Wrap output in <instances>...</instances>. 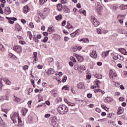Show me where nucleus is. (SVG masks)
I'll return each instance as SVG.
<instances>
[{
  "label": "nucleus",
  "mask_w": 127,
  "mask_h": 127,
  "mask_svg": "<svg viewBox=\"0 0 127 127\" xmlns=\"http://www.w3.org/2000/svg\"><path fill=\"white\" fill-rule=\"evenodd\" d=\"M68 107L65 105H61L58 107V112L61 115H65V113H68Z\"/></svg>",
  "instance_id": "nucleus-1"
},
{
  "label": "nucleus",
  "mask_w": 127,
  "mask_h": 127,
  "mask_svg": "<svg viewBox=\"0 0 127 127\" xmlns=\"http://www.w3.org/2000/svg\"><path fill=\"white\" fill-rule=\"evenodd\" d=\"M90 20L92 24L94 25V26H95L96 27L100 25V22H99V21H98V20L96 19L95 16L91 15L90 16Z\"/></svg>",
  "instance_id": "nucleus-2"
},
{
  "label": "nucleus",
  "mask_w": 127,
  "mask_h": 127,
  "mask_svg": "<svg viewBox=\"0 0 127 127\" xmlns=\"http://www.w3.org/2000/svg\"><path fill=\"white\" fill-rule=\"evenodd\" d=\"M50 124L51 126H52V127H58V123H57V119H56L55 117L52 118Z\"/></svg>",
  "instance_id": "nucleus-3"
},
{
  "label": "nucleus",
  "mask_w": 127,
  "mask_h": 127,
  "mask_svg": "<svg viewBox=\"0 0 127 127\" xmlns=\"http://www.w3.org/2000/svg\"><path fill=\"white\" fill-rule=\"evenodd\" d=\"M13 50L17 52V53H20L22 52V48L20 46H14L13 47Z\"/></svg>",
  "instance_id": "nucleus-4"
},
{
  "label": "nucleus",
  "mask_w": 127,
  "mask_h": 127,
  "mask_svg": "<svg viewBox=\"0 0 127 127\" xmlns=\"http://www.w3.org/2000/svg\"><path fill=\"white\" fill-rule=\"evenodd\" d=\"M3 12L5 14H10V13H11V10H10L9 6H7L4 8Z\"/></svg>",
  "instance_id": "nucleus-5"
},
{
  "label": "nucleus",
  "mask_w": 127,
  "mask_h": 127,
  "mask_svg": "<svg viewBox=\"0 0 127 127\" xmlns=\"http://www.w3.org/2000/svg\"><path fill=\"white\" fill-rule=\"evenodd\" d=\"M6 19L8 20V22L9 23H10L11 24H13V23H14V21L17 20V19H16V18L15 17H6ZM13 20V21H12Z\"/></svg>",
  "instance_id": "nucleus-6"
},
{
  "label": "nucleus",
  "mask_w": 127,
  "mask_h": 127,
  "mask_svg": "<svg viewBox=\"0 0 127 127\" xmlns=\"http://www.w3.org/2000/svg\"><path fill=\"white\" fill-rule=\"evenodd\" d=\"M90 56L91 57H92V58L96 59V58H97V53H96V51H92L91 54H90Z\"/></svg>",
  "instance_id": "nucleus-7"
},
{
  "label": "nucleus",
  "mask_w": 127,
  "mask_h": 127,
  "mask_svg": "<svg viewBox=\"0 0 127 127\" xmlns=\"http://www.w3.org/2000/svg\"><path fill=\"white\" fill-rule=\"evenodd\" d=\"M113 101H114V100L111 97H107L104 100L105 103H106L107 104L109 103H110V102H113Z\"/></svg>",
  "instance_id": "nucleus-8"
},
{
  "label": "nucleus",
  "mask_w": 127,
  "mask_h": 127,
  "mask_svg": "<svg viewBox=\"0 0 127 127\" xmlns=\"http://www.w3.org/2000/svg\"><path fill=\"white\" fill-rule=\"evenodd\" d=\"M78 34H79V29H77L75 32L70 34V36L71 37L73 38V37H75L77 36Z\"/></svg>",
  "instance_id": "nucleus-9"
},
{
  "label": "nucleus",
  "mask_w": 127,
  "mask_h": 127,
  "mask_svg": "<svg viewBox=\"0 0 127 127\" xmlns=\"http://www.w3.org/2000/svg\"><path fill=\"white\" fill-rule=\"evenodd\" d=\"M75 56L76 57L78 62H83V61H84V58L83 57L78 55H76Z\"/></svg>",
  "instance_id": "nucleus-10"
},
{
  "label": "nucleus",
  "mask_w": 127,
  "mask_h": 127,
  "mask_svg": "<svg viewBox=\"0 0 127 127\" xmlns=\"http://www.w3.org/2000/svg\"><path fill=\"white\" fill-rule=\"evenodd\" d=\"M119 51H120V52L122 53V54H124V55H127V51L124 48L119 49Z\"/></svg>",
  "instance_id": "nucleus-11"
},
{
  "label": "nucleus",
  "mask_w": 127,
  "mask_h": 127,
  "mask_svg": "<svg viewBox=\"0 0 127 127\" xmlns=\"http://www.w3.org/2000/svg\"><path fill=\"white\" fill-rule=\"evenodd\" d=\"M110 71V77L112 78V79H115L116 77H117V73L116 72H111Z\"/></svg>",
  "instance_id": "nucleus-12"
},
{
  "label": "nucleus",
  "mask_w": 127,
  "mask_h": 127,
  "mask_svg": "<svg viewBox=\"0 0 127 127\" xmlns=\"http://www.w3.org/2000/svg\"><path fill=\"white\" fill-rule=\"evenodd\" d=\"M48 32L50 34H51L52 32H55V30L53 28V27H50L48 29Z\"/></svg>",
  "instance_id": "nucleus-13"
},
{
  "label": "nucleus",
  "mask_w": 127,
  "mask_h": 127,
  "mask_svg": "<svg viewBox=\"0 0 127 127\" xmlns=\"http://www.w3.org/2000/svg\"><path fill=\"white\" fill-rule=\"evenodd\" d=\"M63 10L65 13H68L70 12V9L67 7V6H64Z\"/></svg>",
  "instance_id": "nucleus-14"
},
{
  "label": "nucleus",
  "mask_w": 127,
  "mask_h": 127,
  "mask_svg": "<svg viewBox=\"0 0 127 127\" xmlns=\"http://www.w3.org/2000/svg\"><path fill=\"white\" fill-rule=\"evenodd\" d=\"M29 11V8H28V6L26 5L24 7L23 9V12L24 13H27L28 11Z\"/></svg>",
  "instance_id": "nucleus-15"
},
{
  "label": "nucleus",
  "mask_w": 127,
  "mask_h": 127,
  "mask_svg": "<svg viewBox=\"0 0 127 127\" xmlns=\"http://www.w3.org/2000/svg\"><path fill=\"white\" fill-rule=\"evenodd\" d=\"M109 53H110V51L103 52L102 53V56H103V57H107V56L109 55Z\"/></svg>",
  "instance_id": "nucleus-16"
},
{
  "label": "nucleus",
  "mask_w": 127,
  "mask_h": 127,
  "mask_svg": "<svg viewBox=\"0 0 127 127\" xmlns=\"http://www.w3.org/2000/svg\"><path fill=\"white\" fill-rule=\"evenodd\" d=\"M2 80L5 82V84L6 85H10V81L8 79H6V78H2Z\"/></svg>",
  "instance_id": "nucleus-17"
},
{
  "label": "nucleus",
  "mask_w": 127,
  "mask_h": 127,
  "mask_svg": "<svg viewBox=\"0 0 127 127\" xmlns=\"http://www.w3.org/2000/svg\"><path fill=\"white\" fill-rule=\"evenodd\" d=\"M9 58H10V59H12L13 60H14V59H16V57L12 54V53H9L8 55Z\"/></svg>",
  "instance_id": "nucleus-18"
},
{
  "label": "nucleus",
  "mask_w": 127,
  "mask_h": 127,
  "mask_svg": "<svg viewBox=\"0 0 127 127\" xmlns=\"http://www.w3.org/2000/svg\"><path fill=\"white\" fill-rule=\"evenodd\" d=\"M54 69L53 68H49L48 69V74L51 75V74H54Z\"/></svg>",
  "instance_id": "nucleus-19"
},
{
  "label": "nucleus",
  "mask_w": 127,
  "mask_h": 127,
  "mask_svg": "<svg viewBox=\"0 0 127 127\" xmlns=\"http://www.w3.org/2000/svg\"><path fill=\"white\" fill-rule=\"evenodd\" d=\"M16 115H18L17 113H14L13 115H10L11 121H14V120H17V118H16Z\"/></svg>",
  "instance_id": "nucleus-20"
},
{
  "label": "nucleus",
  "mask_w": 127,
  "mask_h": 127,
  "mask_svg": "<svg viewBox=\"0 0 127 127\" xmlns=\"http://www.w3.org/2000/svg\"><path fill=\"white\" fill-rule=\"evenodd\" d=\"M78 89H83L84 83L83 82H80L77 84Z\"/></svg>",
  "instance_id": "nucleus-21"
},
{
  "label": "nucleus",
  "mask_w": 127,
  "mask_h": 127,
  "mask_svg": "<svg viewBox=\"0 0 127 127\" xmlns=\"http://www.w3.org/2000/svg\"><path fill=\"white\" fill-rule=\"evenodd\" d=\"M85 70H86V67H85V66L81 65L79 66V73H81V72H83V71Z\"/></svg>",
  "instance_id": "nucleus-22"
},
{
  "label": "nucleus",
  "mask_w": 127,
  "mask_h": 127,
  "mask_svg": "<svg viewBox=\"0 0 127 127\" xmlns=\"http://www.w3.org/2000/svg\"><path fill=\"white\" fill-rule=\"evenodd\" d=\"M124 112V110L123 109V107H119V110L118 111V115H122Z\"/></svg>",
  "instance_id": "nucleus-23"
},
{
  "label": "nucleus",
  "mask_w": 127,
  "mask_h": 127,
  "mask_svg": "<svg viewBox=\"0 0 127 127\" xmlns=\"http://www.w3.org/2000/svg\"><path fill=\"white\" fill-rule=\"evenodd\" d=\"M95 85H96L97 87L98 88V89H100V85H99V84H102V82L100 81V80L96 79L95 81Z\"/></svg>",
  "instance_id": "nucleus-24"
},
{
  "label": "nucleus",
  "mask_w": 127,
  "mask_h": 127,
  "mask_svg": "<svg viewBox=\"0 0 127 127\" xmlns=\"http://www.w3.org/2000/svg\"><path fill=\"white\" fill-rule=\"evenodd\" d=\"M79 41L81 42V41H83V42H84V43H89L90 42V41H89V39L88 38L85 39H81Z\"/></svg>",
  "instance_id": "nucleus-25"
},
{
  "label": "nucleus",
  "mask_w": 127,
  "mask_h": 127,
  "mask_svg": "<svg viewBox=\"0 0 127 127\" xmlns=\"http://www.w3.org/2000/svg\"><path fill=\"white\" fill-rule=\"evenodd\" d=\"M119 8L121 10L127 9V5L122 4L119 6Z\"/></svg>",
  "instance_id": "nucleus-26"
},
{
  "label": "nucleus",
  "mask_w": 127,
  "mask_h": 127,
  "mask_svg": "<svg viewBox=\"0 0 127 127\" xmlns=\"http://www.w3.org/2000/svg\"><path fill=\"white\" fill-rule=\"evenodd\" d=\"M21 29H22V28H21L20 25H19V24H18V25H16V30L17 31H21Z\"/></svg>",
  "instance_id": "nucleus-27"
},
{
  "label": "nucleus",
  "mask_w": 127,
  "mask_h": 127,
  "mask_svg": "<svg viewBox=\"0 0 127 127\" xmlns=\"http://www.w3.org/2000/svg\"><path fill=\"white\" fill-rule=\"evenodd\" d=\"M37 57V52H34L33 57L35 61H37V58H36Z\"/></svg>",
  "instance_id": "nucleus-28"
},
{
  "label": "nucleus",
  "mask_w": 127,
  "mask_h": 127,
  "mask_svg": "<svg viewBox=\"0 0 127 127\" xmlns=\"http://www.w3.org/2000/svg\"><path fill=\"white\" fill-rule=\"evenodd\" d=\"M16 118L17 120H18V123L19 125H21V123H22V122L21 121V119H19V116H18V114H16Z\"/></svg>",
  "instance_id": "nucleus-29"
},
{
  "label": "nucleus",
  "mask_w": 127,
  "mask_h": 127,
  "mask_svg": "<svg viewBox=\"0 0 127 127\" xmlns=\"http://www.w3.org/2000/svg\"><path fill=\"white\" fill-rule=\"evenodd\" d=\"M70 87L68 85H65L62 88V90H66V91H69Z\"/></svg>",
  "instance_id": "nucleus-30"
},
{
  "label": "nucleus",
  "mask_w": 127,
  "mask_h": 127,
  "mask_svg": "<svg viewBox=\"0 0 127 127\" xmlns=\"http://www.w3.org/2000/svg\"><path fill=\"white\" fill-rule=\"evenodd\" d=\"M57 6L58 10H59L60 11L62 10L63 7L62 4H58Z\"/></svg>",
  "instance_id": "nucleus-31"
},
{
  "label": "nucleus",
  "mask_w": 127,
  "mask_h": 127,
  "mask_svg": "<svg viewBox=\"0 0 127 127\" xmlns=\"http://www.w3.org/2000/svg\"><path fill=\"white\" fill-rule=\"evenodd\" d=\"M27 112H28V110L25 109L22 110V115L25 116L26 114L27 113Z\"/></svg>",
  "instance_id": "nucleus-32"
},
{
  "label": "nucleus",
  "mask_w": 127,
  "mask_h": 127,
  "mask_svg": "<svg viewBox=\"0 0 127 127\" xmlns=\"http://www.w3.org/2000/svg\"><path fill=\"white\" fill-rule=\"evenodd\" d=\"M0 1L1 2H2L1 4V7H4V3H5L6 2V1H5V0H0Z\"/></svg>",
  "instance_id": "nucleus-33"
},
{
  "label": "nucleus",
  "mask_w": 127,
  "mask_h": 127,
  "mask_svg": "<svg viewBox=\"0 0 127 127\" xmlns=\"http://www.w3.org/2000/svg\"><path fill=\"white\" fill-rule=\"evenodd\" d=\"M95 78H97V79H102V75L100 74H96L95 75Z\"/></svg>",
  "instance_id": "nucleus-34"
},
{
  "label": "nucleus",
  "mask_w": 127,
  "mask_h": 127,
  "mask_svg": "<svg viewBox=\"0 0 127 127\" xmlns=\"http://www.w3.org/2000/svg\"><path fill=\"white\" fill-rule=\"evenodd\" d=\"M53 60H54L53 59V58H48L47 59V62H48L49 63H51V62H52L53 61Z\"/></svg>",
  "instance_id": "nucleus-35"
},
{
  "label": "nucleus",
  "mask_w": 127,
  "mask_h": 127,
  "mask_svg": "<svg viewBox=\"0 0 127 127\" xmlns=\"http://www.w3.org/2000/svg\"><path fill=\"white\" fill-rule=\"evenodd\" d=\"M56 19L57 20H60L61 19H62V15H59L58 16H56Z\"/></svg>",
  "instance_id": "nucleus-36"
},
{
  "label": "nucleus",
  "mask_w": 127,
  "mask_h": 127,
  "mask_svg": "<svg viewBox=\"0 0 127 127\" xmlns=\"http://www.w3.org/2000/svg\"><path fill=\"white\" fill-rule=\"evenodd\" d=\"M66 28H68V29H71V28H73V26L69 23V22H67V25L66 26Z\"/></svg>",
  "instance_id": "nucleus-37"
},
{
  "label": "nucleus",
  "mask_w": 127,
  "mask_h": 127,
  "mask_svg": "<svg viewBox=\"0 0 127 127\" xmlns=\"http://www.w3.org/2000/svg\"><path fill=\"white\" fill-rule=\"evenodd\" d=\"M47 1V0H40L39 2L40 3V4H44V3H45Z\"/></svg>",
  "instance_id": "nucleus-38"
},
{
  "label": "nucleus",
  "mask_w": 127,
  "mask_h": 127,
  "mask_svg": "<svg viewBox=\"0 0 127 127\" xmlns=\"http://www.w3.org/2000/svg\"><path fill=\"white\" fill-rule=\"evenodd\" d=\"M77 46L74 47L73 48H72V49H71V51L72 52H76V51H77Z\"/></svg>",
  "instance_id": "nucleus-39"
},
{
  "label": "nucleus",
  "mask_w": 127,
  "mask_h": 127,
  "mask_svg": "<svg viewBox=\"0 0 127 127\" xmlns=\"http://www.w3.org/2000/svg\"><path fill=\"white\" fill-rule=\"evenodd\" d=\"M118 59H119V60H121V61H124V57L121 56L120 55H118Z\"/></svg>",
  "instance_id": "nucleus-40"
},
{
  "label": "nucleus",
  "mask_w": 127,
  "mask_h": 127,
  "mask_svg": "<svg viewBox=\"0 0 127 127\" xmlns=\"http://www.w3.org/2000/svg\"><path fill=\"white\" fill-rule=\"evenodd\" d=\"M101 7H99L98 8L96 9V11L99 13V14H101Z\"/></svg>",
  "instance_id": "nucleus-41"
},
{
  "label": "nucleus",
  "mask_w": 127,
  "mask_h": 127,
  "mask_svg": "<svg viewBox=\"0 0 127 127\" xmlns=\"http://www.w3.org/2000/svg\"><path fill=\"white\" fill-rule=\"evenodd\" d=\"M0 50L1 51H4V47L2 44H0Z\"/></svg>",
  "instance_id": "nucleus-42"
},
{
  "label": "nucleus",
  "mask_w": 127,
  "mask_h": 127,
  "mask_svg": "<svg viewBox=\"0 0 127 127\" xmlns=\"http://www.w3.org/2000/svg\"><path fill=\"white\" fill-rule=\"evenodd\" d=\"M14 101L16 103H19V102H20V99L15 97Z\"/></svg>",
  "instance_id": "nucleus-43"
},
{
  "label": "nucleus",
  "mask_w": 127,
  "mask_h": 127,
  "mask_svg": "<svg viewBox=\"0 0 127 127\" xmlns=\"http://www.w3.org/2000/svg\"><path fill=\"white\" fill-rule=\"evenodd\" d=\"M57 103H59V102H62V98L59 97L56 99Z\"/></svg>",
  "instance_id": "nucleus-44"
},
{
  "label": "nucleus",
  "mask_w": 127,
  "mask_h": 127,
  "mask_svg": "<svg viewBox=\"0 0 127 127\" xmlns=\"http://www.w3.org/2000/svg\"><path fill=\"white\" fill-rule=\"evenodd\" d=\"M38 15H40V17H41V18H45V16L44 15H43V14H42V13H38Z\"/></svg>",
  "instance_id": "nucleus-45"
},
{
  "label": "nucleus",
  "mask_w": 127,
  "mask_h": 127,
  "mask_svg": "<svg viewBox=\"0 0 127 127\" xmlns=\"http://www.w3.org/2000/svg\"><path fill=\"white\" fill-rule=\"evenodd\" d=\"M33 40L37 42V43H38L39 42V40L36 39V37H35V35L34 36Z\"/></svg>",
  "instance_id": "nucleus-46"
},
{
  "label": "nucleus",
  "mask_w": 127,
  "mask_h": 127,
  "mask_svg": "<svg viewBox=\"0 0 127 127\" xmlns=\"http://www.w3.org/2000/svg\"><path fill=\"white\" fill-rule=\"evenodd\" d=\"M124 16H125V15H118L117 16V18L118 19H121V18H123Z\"/></svg>",
  "instance_id": "nucleus-47"
},
{
  "label": "nucleus",
  "mask_w": 127,
  "mask_h": 127,
  "mask_svg": "<svg viewBox=\"0 0 127 127\" xmlns=\"http://www.w3.org/2000/svg\"><path fill=\"white\" fill-rule=\"evenodd\" d=\"M68 106H71V107H75L76 106V104L75 103H72L71 102L68 103Z\"/></svg>",
  "instance_id": "nucleus-48"
},
{
  "label": "nucleus",
  "mask_w": 127,
  "mask_h": 127,
  "mask_svg": "<svg viewBox=\"0 0 127 127\" xmlns=\"http://www.w3.org/2000/svg\"><path fill=\"white\" fill-rule=\"evenodd\" d=\"M113 59L114 60H118V59H119V55H115L114 57H113Z\"/></svg>",
  "instance_id": "nucleus-49"
},
{
  "label": "nucleus",
  "mask_w": 127,
  "mask_h": 127,
  "mask_svg": "<svg viewBox=\"0 0 127 127\" xmlns=\"http://www.w3.org/2000/svg\"><path fill=\"white\" fill-rule=\"evenodd\" d=\"M87 98H88L89 99H91V98L92 97H93V94H91V93L88 94L87 95Z\"/></svg>",
  "instance_id": "nucleus-50"
},
{
  "label": "nucleus",
  "mask_w": 127,
  "mask_h": 127,
  "mask_svg": "<svg viewBox=\"0 0 127 127\" xmlns=\"http://www.w3.org/2000/svg\"><path fill=\"white\" fill-rule=\"evenodd\" d=\"M21 22H22L23 24H25V23H26V21L24 19H21Z\"/></svg>",
  "instance_id": "nucleus-51"
},
{
  "label": "nucleus",
  "mask_w": 127,
  "mask_h": 127,
  "mask_svg": "<svg viewBox=\"0 0 127 127\" xmlns=\"http://www.w3.org/2000/svg\"><path fill=\"white\" fill-rule=\"evenodd\" d=\"M47 40H48V37H45L43 40V42H47Z\"/></svg>",
  "instance_id": "nucleus-52"
},
{
  "label": "nucleus",
  "mask_w": 127,
  "mask_h": 127,
  "mask_svg": "<svg viewBox=\"0 0 127 127\" xmlns=\"http://www.w3.org/2000/svg\"><path fill=\"white\" fill-rule=\"evenodd\" d=\"M70 60L71 61H72V62H76V59H75V58L73 57H71L70 58Z\"/></svg>",
  "instance_id": "nucleus-53"
},
{
  "label": "nucleus",
  "mask_w": 127,
  "mask_h": 127,
  "mask_svg": "<svg viewBox=\"0 0 127 127\" xmlns=\"http://www.w3.org/2000/svg\"><path fill=\"white\" fill-rule=\"evenodd\" d=\"M98 93H102V95H104V94H105V91H104L101 89H98Z\"/></svg>",
  "instance_id": "nucleus-54"
},
{
  "label": "nucleus",
  "mask_w": 127,
  "mask_h": 127,
  "mask_svg": "<svg viewBox=\"0 0 127 127\" xmlns=\"http://www.w3.org/2000/svg\"><path fill=\"white\" fill-rule=\"evenodd\" d=\"M23 69V70H27V69H28V65H24Z\"/></svg>",
  "instance_id": "nucleus-55"
},
{
  "label": "nucleus",
  "mask_w": 127,
  "mask_h": 127,
  "mask_svg": "<svg viewBox=\"0 0 127 127\" xmlns=\"http://www.w3.org/2000/svg\"><path fill=\"white\" fill-rule=\"evenodd\" d=\"M29 25L30 27H31V28H33V27H34V25H33V23L31 22L29 23Z\"/></svg>",
  "instance_id": "nucleus-56"
},
{
  "label": "nucleus",
  "mask_w": 127,
  "mask_h": 127,
  "mask_svg": "<svg viewBox=\"0 0 127 127\" xmlns=\"http://www.w3.org/2000/svg\"><path fill=\"white\" fill-rule=\"evenodd\" d=\"M64 39V41L65 42L69 41V40H70V38H69L68 37H65Z\"/></svg>",
  "instance_id": "nucleus-57"
},
{
  "label": "nucleus",
  "mask_w": 127,
  "mask_h": 127,
  "mask_svg": "<svg viewBox=\"0 0 127 127\" xmlns=\"http://www.w3.org/2000/svg\"><path fill=\"white\" fill-rule=\"evenodd\" d=\"M79 67H78V66L77 65H75L74 66V69L75 70H78V71H79Z\"/></svg>",
  "instance_id": "nucleus-58"
},
{
  "label": "nucleus",
  "mask_w": 127,
  "mask_h": 127,
  "mask_svg": "<svg viewBox=\"0 0 127 127\" xmlns=\"http://www.w3.org/2000/svg\"><path fill=\"white\" fill-rule=\"evenodd\" d=\"M66 80H67V76H64V78L63 79V81L64 82H66Z\"/></svg>",
  "instance_id": "nucleus-59"
},
{
  "label": "nucleus",
  "mask_w": 127,
  "mask_h": 127,
  "mask_svg": "<svg viewBox=\"0 0 127 127\" xmlns=\"http://www.w3.org/2000/svg\"><path fill=\"white\" fill-rule=\"evenodd\" d=\"M19 43H20V44H21V45H24V44H25V42L23 41H20L19 42Z\"/></svg>",
  "instance_id": "nucleus-60"
},
{
  "label": "nucleus",
  "mask_w": 127,
  "mask_h": 127,
  "mask_svg": "<svg viewBox=\"0 0 127 127\" xmlns=\"http://www.w3.org/2000/svg\"><path fill=\"white\" fill-rule=\"evenodd\" d=\"M45 118L48 119V118H50V114H47L45 115Z\"/></svg>",
  "instance_id": "nucleus-61"
},
{
  "label": "nucleus",
  "mask_w": 127,
  "mask_h": 127,
  "mask_svg": "<svg viewBox=\"0 0 127 127\" xmlns=\"http://www.w3.org/2000/svg\"><path fill=\"white\" fill-rule=\"evenodd\" d=\"M43 87H47V83L46 82H43L42 84Z\"/></svg>",
  "instance_id": "nucleus-62"
},
{
  "label": "nucleus",
  "mask_w": 127,
  "mask_h": 127,
  "mask_svg": "<svg viewBox=\"0 0 127 127\" xmlns=\"http://www.w3.org/2000/svg\"><path fill=\"white\" fill-rule=\"evenodd\" d=\"M2 112H4L5 113V114H7V110L4 109H1Z\"/></svg>",
  "instance_id": "nucleus-63"
},
{
  "label": "nucleus",
  "mask_w": 127,
  "mask_h": 127,
  "mask_svg": "<svg viewBox=\"0 0 127 127\" xmlns=\"http://www.w3.org/2000/svg\"><path fill=\"white\" fill-rule=\"evenodd\" d=\"M62 3H67V0H62Z\"/></svg>",
  "instance_id": "nucleus-64"
}]
</instances>
